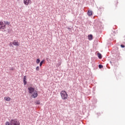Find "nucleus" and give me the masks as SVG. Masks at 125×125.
<instances>
[{"instance_id": "nucleus-1", "label": "nucleus", "mask_w": 125, "mask_h": 125, "mask_svg": "<svg viewBox=\"0 0 125 125\" xmlns=\"http://www.w3.org/2000/svg\"><path fill=\"white\" fill-rule=\"evenodd\" d=\"M60 94L62 100H66L67 98H68V94L65 90L62 91L60 93Z\"/></svg>"}, {"instance_id": "nucleus-2", "label": "nucleus", "mask_w": 125, "mask_h": 125, "mask_svg": "<svg viewBox=\"0 0 125 125\" xmlns=\"http://www.w3.org/2000/svg\"><path fill=\"white\" fill-rule=\"evenodd\" d=\"M11 125H20V122L16 119H11Z\"/></svg>"}, {"instance_id": "nucleus-3", "label": "nucleus", "mask_w": 125, "mask_h": 125, "mask_svg": "<svg viewBox=\"0 0 125 125\" xmlns=\"http://www.w3.org/2000/svg\"><path fill=\"white\" fill-rule=\"evenodd\" d=\"M6 26V24H4L2 21H0V29L1 30H4V29H5Z\"/></svg>"}, {"instance_id": "nucleus-4", "label": "nucleus", "mask_w": 125, "mask_h": 125, "mask_svg": "<svg viewBox=\"0 0 125 125\" xmlns=\"http://www.w3.org/2000/svg\"><path fill=\"white\" fill-rule=\"evenodd\" d=\"M28 89L30 94H32L35 91V88H33V87H29L28 88Z\"/></svg>"}, {"instance_id": "nucleus-5", "label": "nucleus", "mask_w": 125, "mask_h": 125, "mask_svg": "<svg viewBox=\"0 0 125 125\" xmlns=\"http://www.w3.org/2000/svg\"><path fill=\"white\" fill-rule=\"evenodd\" d=\"M12 42L13 45H15V46H19V42H16V40H14Z\"/></svg>"}, {"instance_id": "nucleus-6", "label": "nucleus", "mask_w": 125, "mask_h": 125, "mask_svg": "<svg viewBox=\"0 0 125 125\" xmlns=\"http://www.w3.org/2000/svg\"><path fill=\"white\" fill-rule=\"evenodd\" d=\"M23 84L26 85L27 84V76H24L23 77Z\"/></svg>"}, {"instance_id": "nucleus-7", "label": "nucleus", "mask_w": 125, "mask_h": 125, "mask_svg": "<svg viewBox=\"0 0 125 125\" xmlns=\"http://www.w3.org/2000/svg\"><path fill=\"white\" fill-rule=\"evenodd\" d=\"M32 97H33V98H36V97H38V92H37V91L33 93L32 95Z\"/></svg>"}, {"instance_id": "nucleus-8", "label": "nucleus", "mask_w": 125, "mask_h": 125, "mask_svg": "<svg viewBox=\"0 0 125 125\" xmlns=\"http://www.w3.org/2000/svg\"><path fill=\"white\" fill-rule=\"evenodd\" d=\"M23 3L25 5H28L29 3H30V0H23Z\"/></svg>"}, {"instance_id": "nucleus-9", "label": "nucleus", "mask_w": 125, "mask_h": 125, "mask_svg": "<svg viewBox=\"0 0 125 125\" xmlns=\"http://www.w3.org/2000/svg\"><path fill=\"white\" fill-rule=\"evenodd\" d=\"M93 39V36H92V35L90 34L88 36V40H89V41H92Z\"/></svg>"}, {"instance_id": "nucleus-10", "label": "nucleus", "mask_w": 125, "mask_h": 125, "mask_svg": "<svg viewBox=\"0 0 125 125\" xmlns=\"http://www.w3.org/2000/svg\"><path fill=\"white\" fill-rule=\"evenodd\" d=\"M87 15L88 16H91V15H92V11L88 10L87 12Z\"/></svg>"}, {"instance_id": "nucleus-11", "label": "nucleus", "mask_w": 125, "mask_h": 125, "mask_svg": "<svg viewBox=\"0 0 125 125\" xmlns=\"http://www.w3.org/2000/svg\"><path fill=\"white\" fill-rule=\"evenodd\" d=\"M4 23L5 25H7V26H9V25H10V22L8 21H4Z\"/></svg>"}, {"instance_id": "nucleus-12", "label": "nucleus", "mask_w": 125, "mask_h": 125, "mask_svg": "<svg viewBox=\"0 0 125 125\" xmlns=\"http://www.w3.org/2000/svg\"><path fill=\"white\" fill-rule=\"evenodd\" d=\"M4 99L6 100V101L9 102L10 100H11V98L10 97H5L4 98Z\"/></svg>"}, {"instance_id": "nucleus-13", "label": "nucleus", "mask_w": 125, "mask_h": 125, "mask_svg": "<svg viewBox=\"0 0 125 125\" xmlns=\"http://www.w3.org/2000/svg\"><path fill=\"white\" fill-rule=\"evenodd\" d=\"M98 57L99 58V59H101L102 58V55L100 53H98Z\"/></svg>"}, {"instance_id": "nucleus-14", "label": "nucleus", "mask_w": 125, "mask_h": 125, "mask_svg": "<svg viewBox=\"0 0 125 125\" xmlns=\"http://www.w3.org/2000/svg\"><path fill=\"white\" fill-rule=\"evenodd\" d=\"M44 60H42L41 62H40V67H42V64H43V62H44Z\"/></svg>"}, {"instance_id": "nucleus-15", "label": "nucleus", "mask_w": 125, "mask_h": 125, "mask_svg": "<svg viewBox=\"0 0 125 125\" xmlns=\"http://www.w3.org/2000/svg\"><path fill=\"white\" fill-rule=\"evenodd\" d=\"M35 104H37V105H40V104H41V102H40V100L38 101H36L35 102Z\"/></svg>"}, {"instance_id": "nucleus-16", "label": "nucleus", "mask_w": 125, "mask_h": 125, "mask_svg": "<svg viewBox=\"0 0 125 125\" xmlns=\"http://www.w3.org/2000/svg\"><path fill=\"white\" fill-rule=\"evenodd\" d=\"M9 45L10 47H14L13 42H10L9 44Z\"/></svg>"}, {"instance_id": "nucleus-17", "label": "nucleus", "mask_w": 125, "mask_h": 125, "mask_svg": "<svg viewBox=\"0 0 125 125\" xmlns=\"http://www.w3.org/2000/svg\"><path fill=\"white\" fill-rule=\"evenodd\" d=\"M5 125H11V121H10V122H6Z\"/></svg>"}, {"instance_id": "nucleus-18", "label": "nucleus", "mask_w": 125, "mask_h": 125, "mask_svg": "<svg viewBox=\"0 0 125 125\" xmlns=\"http://www.w3.org/2000/svg\"><path fill=\"white\" fill-rule=\"evenodd\" d=\"M40 62H41V60H40V59H37L36 60V63H37V64H39Z\"/></svg>"}, {"instance_id": "nucleus-19", "label": "nucleus", "mask_w": 125, "mask_h": 125, "mask_svg": "<svg viewBox=\"0 0 125 125\" xmlns=\"http://www.w3.org/2000/svg\"><path fill=\"white\" fill-rule=\"evenodd\" d=\"M103 67V65L102 64H99V69H102V68Z\"/></svg>"}, {"instance_id": "nucleus-20", "label": "nucleus", "mask_w": 125, "mask_h": 125, "mask_svg": "<svg viewBox=\"0 0 125 125\" xmlns=\"http://www.w3.org/2000/svg\"><path fill=\"white\" fill-rule=\"evenodd\" d=\"M36 71H40V66H37L36 68Z\"/></svg>"}, {"instance_id": "nucleus-21", "label": "nucleus", "mask_w": 125, "mask_h": 125, "mask_svg": "<svg viewBox=\"0 0 125 125\" xmlns=\"http://www.w3.org/2000/svg\"><path fill=\"white\" fill-rule=\"evenodd\" d=\"M15 70V68H13V67H11L10 69H9V70L10 71H14Z\"/></svg>"}, {"instance_id": "nucleus-22", "label": "nucleus", "mask_w": 125, "mask_h": 125, "mask_svg": "<svg viewBox=\"0 0 125 125\" xmlns=\"http://www.w3.org/2000/svg\"><path fill=\"white\" fill-rule=\"evenodd\" d=\"M121 47L122 48H124V47H125V45H124V44H121Z\"/></svg>"}, {"instance_id": "nucleus-23", "label": "nucleus", "mask_w": 125, "mask_h": 125, "mask_svg": "<svg viewBox=\"0 0 125 125\" xmlns=\"http://www.w3.org/2000/svg\"><path fill=\"white\" fill-rule=\"evenodd\" d=\"M67 29L69 30V31H71V28L70 27H68Z\"/></svg>"}]
</instances>
